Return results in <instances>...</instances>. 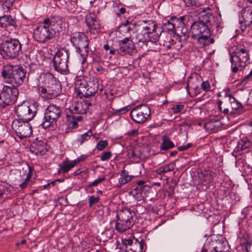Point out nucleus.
Wrapping results in <instances>:
<instances>
[{"mask_svg": "<svg viewBox=\"0 0 252 252\" xmlns=\"http://www.w3.org/2000/svg\"><path fill=\"white\" fill-rule=\"evenodd\" d=\"M184 108V105L183 104H177L173 106L171 108L172 112L174 114H177L181 112Z\"/></svg>", "mask_w": 252, "mask_h": 252, "instance_id": "58836bf2", "label": "nucleus"}, {"mask_svg": "<svg viewBox=\"0 0 252 252\" xmlns=\"http://www.w3.org/2000/svg\"><path fill=\"white\" fill-rule=\"evenodd\" d=\"M85 22L91 33L94 34L99 32L100 22L94 14L90 13L87 14L86 16Z\"/></svg>", "mask_w": 252, "mask_h": 252, "instance_id": "4be33fe9", "label": "nucleus"}, {"mask_svg": "<svg viewBox=\"0 0 252 252\" xmlns=\"http://www.w3.org/2000/svg\"><path fill=\"white\" fill-rule=\"evenodd\" d=\"M121 25H131L132 26H134L135 24H132V23H130L128 20H126V22L123 24H122Z\"/></svg>", "mask_w": 252, "mask_h": 252, "instance_id": "338daca9", "label": "nucleus"}, {"mask_svg": "<svg viewBox=\"0 0 252 252\" xmlns=\"http://www.w3.org/2000/svg\"><path fill=\"white\" fill-rule=\"evenodd\" d=\"M84 158H76L72 160H69L67 158L64 160L59 164L58 169V174H65L71 169L78 165Z\"/></svg>", "mask_w": 252, "mask_h": 252, "instance_id": "412c9836", "label": "nucleus"}, {"mask_svg": "<svg viewBox=\"0 0 252 252\" xmlns=\"http://www.w3.org/2000/svg\"><path fill=\"white\" fill-rule=\"evenodd\" d=\"M135 216V212L127 208H123L117 213V218L118 220H123L128 222H134Z\"/></svg>", "mask_w": 252, "mask_h": 252, "instance_id": "b1692460", "label": "nucleus"}, {"mask_svg": "<svg viewBox=\"0 0 252 252\" xmlns=\"http://www.w3.org/2000/svg\"><path fill=\"white\" fill-rule=\"evenodd\" d=\"M108 145V142L106 140H100L96 144L95 149L98 151H102Z\"/></svg>", "mask_w": 252, "mask_h": 252, "instance_id": "e433bc0d", "label": "nucleus"}, {"mask_svg": "<svg viewBox=\"0 0 252 252\" xmlns=\"http://www.w3.org/2000/svg\"><path fill=\"white\" fill-rule=\"evenodd\" d=\"M165 26H166L168 31H172L176 27V23L174 21L172 22L168 21L165 23Z\"/></svg>", "mask_w": 252, "mask_h": 252, "instance_id": "a19ab883", "label": "nucleus"}, {"mask_svg": "<svg viewBox=\"0 0 252 252\" xmlns=\"http://www.w3.org/2000/svg\"><path fill=\"white\" fill-rule=\"evenodd\" d=\"M215 174L209 170L201 171L198 173V184L206 185L213 181Z\"/></svg>", "mask_w": 252, "mask_h": 252, "instance_id": "393cba45", "label": "nucleus"}, {"mask_svg": "<svg viewBox=\"0 0 252 252\" xmlns=\"http://www.w3.org/2000/svg\"><path fill=\"white\" fill-rule=\"evenodd\" d=\"M150 115V108L147 105H137L130 112V118L137 124L145 122Z\"/></svg>", "mask_w": 252, "mask_h": 252, "instance_id": "f8f14e48", "label": "nucleus"}, {"mask_svg": "<svg viewBox=\"0 0 252 252\" xmlns=\"http://www.w3.org/2000/svg\"><path fill=\"white\" fill-rule=\"evenodd\" d=\"M201 87L205 92L209 91L211 90L210 84L208 81H203L201 84Z\"/></svg>", "mask_w": 252, "mask_h": 252, "instance_id": "ea45409f", "label": "nucleus"}, {"mask_svg": "<svg viewBox=\"0 0 252 252\" xmlns=\"http://www.w3.org/2000/svg\"><path fill=\"white\" fill-rule=\"evenodd\" d=\"M186 89L187 93L192 97L197 95L200 93V89L197 86L194 87H190L189 84H187L186 86Z\"/></svg>", "mask_w": 252, "mask_h": 252, "instance_id": "f704fd0d", "label": "nucleus"}, {"mask_svg": "<svg viewBox=\"0 0 252 252\" xmlns=\"http://www.w3.org/2000/svg\"><path fill=\"white\" fill-rule=\"evenodd\" d=\"M252 23V9L249 7L242 9L239 15V24L242 32Z\"/></svg>", "mask_w": 252, "mask_h": 252, "instance_id": "f3484780", "label": "nucleus"}, {"mask_svg": "<svg viewBox=\"0 0 252 252\" xmlns=\"http://www.w3.org/2000/svg\"><path fill=\"white\" fill-rule=\"evenodd\" d=\"M215 241L208 240L203 247L202 252H215Z\"/></svg>", "mask_w": 252, "mask_h": 252, "instance_id": "72a5a7b5", "label": "nucleus"}, {"mask_svg": "<svg viewBox=\"0 0 252 252\" xmlns=\"http://www.w3.org/2000/svg\"><path fill=\"white\" fill-rule=\"evenodd\" d=\"M111 156V153L109 151H107L104 152L100 158H110Z\"/></svg>", "mask_w": 252, "mask_h": 252, "instance_id": "13d9d810", "label": "nucleus"}, {"mask_svg": "<svg viewBox=\"0 0 252 252\" xmlns=\"http://www.w3.org/2000/svg\"><path fill=\"white\" fill-rule=\"evenodd\" d=\"M131 109V106L130 105H127L125 107H124L123 108H120L119 110V112L120 113H125L126 112H127Z\"/></svg>", "mask_w": 252, "mask_h": 252, "instance_id": "de8ad7c7", "label": "nucleus"}, {"mask_svg": "<svg viewBox=\"0 0 252 252\" xmlns=\"http://www.w3.org/2000/svg\"><path fill=\"white\" fill-rule=\"evenodd\" d=\"M247 103L249 105L252 106V90L250 93L249 96L247 100Z\"/></svg>", "mask_w": 252, "mask_h": 252, "instance_id": "6e6d98bb", "label": "nucleus"}, {"mask_svg": "<svg viewBox=\"0 0 252 252\" xmlns=\"http://www.w3.org/2000/svg\"><path fill=\"white\" fill-rule=\"evenodd\" d=\"M131 25H121L120 26V28L121 31L125 32H128L131 30Z\"/></svg>", "mask_w": 252, "mask_h": 252, "instance_id": "37998d69", "label": "nucleus"}, {"mask_svg": "<svg viewBox=\"0 0 252 252\" xmlns=\"http://www.w3.org/2000/svg\"><path fill=\"white\" fill-rule=\"evenodd\" d=\"M21 44L16 38L3 40L0 46V53L5 59H13L18 56L21 52Z\"/></svg>", "mask_w": 252, "mask_h": 252, "instance_id": "423d86ee", "label": "nucleus"}, {"mask_svg": "<svg viewBox=\"0 0 252 252\" xmlns=\"http://www.w3.org/2000/svg\"><path fill=\"white\" fill-rule=\"evenodd\" d=\"M92 135V131L91 129H90L86 132L79 135L76 139V141L80 144H82L85 141H88Z\"/></svg>", "mask_w": 252, "mask_h": 252, "instance_id": "473e14b6", "label": "nucleus"}, {"mask_svg": "<svg viewBox=\"0 0 252 252\" xmlns=\"http://www.w3.org/2000/svg\"><path fill=\"white\" fill-rule=\"evenodd\" d=\"M82 119L83 117L81 115H75L72 113L70 115H67L65 123L66 126L65 132H69L77 128L78 126V123L81 122Z\"/></svg>", "mask_w": 252, "mask_h": 252, "instance_id": "5701e85b", "label": "nucleus"}, {"mask_svg": "<svg viewBox=\"0 0 252 252\" xmlns=\"http://www.w3.org/2000/svg\"><path fill=\"white\" fill-rule=\"evenodd\" d=\"M230 61L233 73L240 71L247 65L250 59L249 51L246 48L237 47L235 50L230 51Z\"/></svg>", "mask_w": 252, "mask_h": 252, "instance_id": "20e7f679", "label": "nucleus"}, {"mask_svg": "<svg viewBox=\"0 0 252 252\" xmlns=\"http://www.w3.org/2000/svg\"><path fill=\"white\" fill-rule=\"evenodd\" d=\"M76 40L78 39L77 45H74L76 48V52L80 54L82 58L81 62L82 64L84 63L87 60L89 54V41L88 37L83 33H78L75 37Z\"/></svg>", "mask_w": 252, "mask_h": 252, "instance_id": "ddd939ff", "label": "nucleus"}, {"mask_svg": "<svg viewBox=\"0 0 252 252\" xmlns=\"http://www.w3.org/2000/svg\"><path fill=\"white\" fill-rule=\"evenodd\" d=\"M105 180V178L104 177H100L92 182L90 184V186H96Z\"/></svg>", "mask_w": 252, "mask_h": 252, "instance_id": "c03bdc74", "label": "nucleus"}, {"mask_svg": "<svg viewBox=\"0 0 252 252\" xmlns=\"http://www.w3.org/2000/svg\"><path fill=\"white\" fill-rule=\"evenodd\" d=\"M15 21L10 15H3L0 16V26L1 28L6 27L7 26H13Z\"/></svg>", "mask_w": 252, "mask_h": 252, "instance_id": "c85d7f7f", "label": "nucleus"}, {"mask_svg": "<svg viewBox=\"0 0 252 252\" xmlns=\"http://www.w3.org/2000/svg\"><path fill=\"white\" fill-rule=\"evenodd\" d=\"M32 171H33V168L32 167L29 166V172L27 174L26 178L25 179L26 180H30V179L32 176Z\"/></svg>", "mask_w": 252, "mask_h": 252, "instance_id": "8fccbe9b", "label": "nucleus"}, {"mask_svg": "<svg viewBox=\"0 0 252 252\" xmlns=\"http://www.w3.org/2000/svg\"><path fill=\"white\" fill-rule=\"evenodd\" d=\"M162 143L160 147L161 151L167 150L174 146L173 142L165 135L162 136Z\"/></svg>", "mask_w": 252, "mask_h": 252, "instance_id": "c756f323", "label": "nucleus"}, {"mask_svg": "<svg viewBox=\"0 0 252 252\" xmlns=\"http://www.w3.org/2000/svg\"><path fill=\"white\" fill-rule=\"evenodd\" d=\"M252 76V70L249 72V73L247 75L245 78L242 80V83L243 85H245L247 82L248 80L250 78V77Z\"/></svg>", "mask_w": 252, "mask_h": 252, "instance_id": "09e8293b", "label": "nucleus"}, {"mask_svg": "<svg viewBox=\"0 0 252 252\" xmlns=\"http://www.w3.org/2000/svg\"><path fill=\"white\" fill-rule=\"evenodd\" d=\"M186 6L198 7L201 5L199 0H183Z\"/></svg>", "mask_w": 252, "mask_h": 252, "instance_id": "c9c22d12", "label": "nucleus"}, {"mask_svg": "<svg viewBox=\"0 0 252 252\" xmlns=\"http://www.w3.org/2000/svg\"><path fill=\"white\" fill-rule=\"evenodd\" d=\"M222 103V101H221L220 100H218L217 102L218 109L221 112L222 111V107L221 106Z\"/></svg>", "mask_w": 252, "mask_h": 252, "instance_id": "e2e57ef3", "label": "nucleus"}, {"mask_svg": "<svg viewBox=\"0 0 252 252\" xmlns=\"http://www.w3.org/2000/svg\"><path fill=\"white\" fill-rule=\"evenodd\" d=\"M221 17L213 16L207 13L202 15L198 21L192 23L190 31L192 37L198 36L197 41L202 46H207L214 42L213 38H210L211 32L217 34L222 31Z\"/></svg>", "mask_w": 252, "mask_h": 252, "instance_id": "f257e3e1", "label": "nucleus"}, {"mask_svg": "<svg viewBox=\"0 0 252 252\" xmlns=\"http://www.w3.org/2000/svg\"><path fill=\"white\" fill-rule=\"evenodd\" d=\"M177 154V151H174L170 152L169 156L170 157H174V156H176Z\"/></svg>", "mask_w": 252, "mask_h": 252, "instance_id": "774afa93", "label": "nucleus"}, {"mask_svg": "<svg viewBox=\"0 0 252 252\" xmlns=\"http://www.w3.org/2000/svg\"><path fill=\"white\" fill-rule=\"evenodd\" d=\"M126 12V9L124 7H121L119 9V12H117L118 15H120L121 14H124Z\"/></svg>", "mask_w": 252, "mask_h": 252, "instance_id": "680f3d73", "label": "nucleus"}, {"mask_svg": "<svg viewBox=\"0 0 252 252\" xmlns=\"http://www.w3.org/2000/svg\"><path fill=\"white\" fill-rule=\"evenodd\" d=\"M185 18V17L184 16H181L179 18H177L176 17H175V19L176 20V21H184Z\"/></svg>", "mask_w": 252, "mask_h": 252, "instance_id": "69168bd1", "label": "nucleus"}, {"mask_svg": "<svg viewBox=\"0 0 252 252\" xmlns=\"http://www.w3.org/2000/svg\"><path fill=\"white\" fill-rule=\"evenodd\" d=\"M10 5L11 4L7 5V2L6 1L4 3H3L2 5V9L4 11H8L10 9Z\"/></svg>", "mask_w": 252, "mask_h": 252, "instance_id": "5fc2aeb1", "label": "nucleus"}, {"mask_svg": "<svg viewBox=\"0 0 252 252\" xmlns=\"http://www.w3.org/2000/svg\"><path fill=\"white\" fill-rule=\"evenodd\" d=\"M138 133V130L137 129H133L130 131H128L127 134L129 136L134 135Z\"/></svg>", "mask_w": 252, "mask_h": 252, "instance_id": "052dcab7", "label": "nucleus"}, {"mask_svg": "<svg viewBox=\"0 0 252 252\" xmlns=\"http://www.w3.org/2000/svg\"><path fill=\"white\" fill-rule=\"evenodd\" d=\"M192 146V144L191 143H188L185 145L180 146L178 147V150L180 151L186 150L190 148Z\"/></svg>", "mask_w": 252, "mask_h": 252, "instance_id": "49530a36", "label": "nucleus"}, {"mask_svg": "<svg viewBox=\"0 0 252 252\" xmlns=\"http://www.w3.org/2000/svg\"><path fill=\"white\" fill-rule=\"evenodd\" d=\"M18 91L15 88L4 86L0 94V111L5 112L6 107L14 103L17 100Z\"/></svg>", "mask_w": 252, "mask_h": 252, "instance_id": "6e6552de", "label": "nucleus"}, {"mask_svg": "<svg viewBox=\"0 0 252 252\" xmlns=\"http://www.w3.org/2000/svg\"><path fill=\"white\" fill-rule=\"evenodd\" d=\"M224 98L228 100L232 110L237 111L239 113H241L244 111L242 104L233 96L225 94Z\"/></svg>", "mask_w": 252, "mask_h": 252, "instance_id": "bb28decb", "label": "nucleus"}, {"mask_svg": "<svg viewBox=\"0 0 252 252\" xmlns=\"http://www.w3.org/2000/svg\"><path fill=\"white\" fill-rule=\"evenodd\" d=\"M31 153L36 156L44 155L47 152V145L44 141L36 138L31 145Z\"/></svg>", "mask_w": 252, "mask_h": 252, "instance_id": "aec40b11", "label": "nucleus"}, {"mask_svg": "<svg viewBox=\"0 0 252 252\" xmlns=\"http://www.w3.org/2000/svg\"><path fill=\"white\" fill-rule=\"evenodd\" d=\"M172 21H174L176 23V26L177 25L178 28H183L185 26V23L184 21H176L175 18L172 19Z\"/></svg>", "mask_w": 252, "mask_h": 252, "instance_id": "3c124183", "label": "nucleus"}, {"mask_svg": "<svg viewBox=\"0 0 252 252\" xmlns=\"http://www.w3.org/2000/svg\"><path fill=\"white\" fill-rule=\"evenodd\" d=\"M246 249L247 252H252V244L249 243H247Z\"/></svg>", "mask_w": 252, "mask_h": 252, "instance_id": "bf43d9fd", "label": "nucleus"}, {"mask_svg": "<svg viewBox=\"0 0 252 252\" xmlns=\"http://www.w3.org/2000/svg\"><path fill=\"white\" fill-rule=\"evenodd\" d=\"M102 90V86L100 85L98 81L95 83L94 80L93 82L90 81L88 83L81 82L78 87V93L86 97L93 95L98 91L101 92Z\"/></svg>", "mask_w": 252, "mask_h": 252, "instance_id": "4468645a", "label": "nucleus"}, {"mask_svg": "<svg viewBox=\"0 0 252 252\" xmlns=\"http://www.w3.org/2000/svg\"><path fill=\"white\" fill-rule=\"evenodd\" d=\"M134 224V222H128L123 220H118L117 219V221L115 224V229L118 232L123 233L130 229Z\"/></svg>", "mask_w": 252, "mask_h": 252, "instance_id": "cd10ccee", "label": "nucleus"}, {"mask_svg": "<svg viewBox=\"0 0 252 252\" xmlns=\"http://www.w3.org/2000/svg\"><path fill=\"white\" fill-rule=\"evenodd\" d=\"M82 173V171L81 169H78V170L75 171L73 173V175L74 176H77V175H80V174H81Z\"/></svg>", "mask_w": 252, "mask_h": 252, "instance_id": "0e129e2a", "label": "nucleus"}, {"mask_svg": "<svg viewBox=\"0 0 252 252\" xmlns=\"http://www.w3.org/2000/svg\"><path fill=\"white\" fill-rule=\"evenodd\" d=\"M156 172V173H157L158 174H160V175H161L163 173H166L163 166L160 167V168L157 169Z\"/></svg>", "mask_w": 252, "mask_h": 252, "instance_id": "4d7b16f0", "label": "nucleus"}, {"mask_svg": "<svg viewBox=\"0 0 252 252\" xmlns=\"http://www.w3.org/2000/svg\"><path fill=\"white\" fill-rule=\"evenodd\" d=\"M134 49V44L130 39L129 37H126L119 41V48L117 52L122 56L130 54L132 50Z\"/></svg>", "mask_w": 252, "mask_h": 252, "instance_id": "6ab92c4d", "label": "nucleus"}, {"mask_svg": "<svg viewBox=\"0 0 252 252\" xmlns=\"http://www.w3.org/2000/svg\"><path fill=\"white\" fill-rule=\"evenodd\" d=\"M227 242L215 241V252H226L228 250Z\"/></svg>", "mask_w": 252, "mask_h": 252, "instance_id": "2f4dec72", "label": "nucleus"}, {"mask_svg": "<svg viewBox=\"0 0 252 252\" xmlns=\"http://www.w3.org/2000/svg\"><path fill=\"white\" fill-rule=\"evenodd\" d=\"M240 144H241V148L242 150L250 148L252 145V142L247 138L243 139Z\"/></svg>", "mask_w": 252, "mask_h": 252, "instance_id": "4c0bfd02", "label": "nucleus"}, {"mask_svg": "<svg viewBox=\"0 0 252 252\" xmlns=\"http://www.w3.org/2000/svg\"><path fill=\"white\" fill-rule=\"evenodd\" d=\"M63 23L62 17L59 15L51 16L45 18L34 29L33 38L42 43L48 42L62 32Z\"/></svg>", "mask_w": 252, "mask_h": 252, "instance_id": "f03ea898", "label": "nucleus"}, {"mask_svg": "<svg viewBox=\"0 0 252 252\" xmlns=\"http://www.w3.org/2000/svg\"><path fill=\"white\" fill-rule=\"evenodd\" d=\"M140 26L141 30L140 33L138 34L139 41L143 43L148 41L155 42L158 40L161 31L155 22L143 21Z\"/></svg>", "mask_w": 252, "mask_h": 252, "instance_id": "39448f33", "label": "nucleus"}, {"mask_svg": "<svg viewBox=\"0 0 252 252\" xmlns=\"http://www.w3.org/2000/svg\"><path fill=\"white\" fill-rule=\"evenodd\" d=\"M61 91L60 85L47 87H38V93L44 99H52L56 97Z\"/></svg>", "mask_w": 252, "mask_h": 252, "instance_id": "dca6fc26", "label": "nucleus"}, {"mask_svg": "<svg viewBox=\"0 0 252 252\" xmlns=\"http://www.w3.org/2000/svg\"><path fill=\"white\" fill-rule=\"evenodd\" d=\"M40 79L41 80V83L43 86H40L39 87H47L55 85H60L59 82H57L53 75L49 73L42 74L40 77Z\"/></svg>", "mask_w": 252, "mask_h": 252, "instance_id": "a878e982", "label": "nucleus"}, {"mask_svg": "<svg viewBox=\"0 0 252 252\" xmlns=\"http://www.w3.org/2000/svg\"><path fill=\"white\" fill-rule=\"evenodd\" d=\"M133 176L128 175V172L123 170L120 174V177L119 179V183L120 186L126 184L132 180Z\"/></svg>", "mask_w": 252, "mask_h": 252, "instance_id": "7c9ffc66", "label": "nucleus"}, {"mask_svg": "<svg viewBox=\"0 0 252 252\" xmlns=\"http://www.w3.org/2000/svg\"><path fill=\"white\" fill-rule=\"evenodd\" d=\"M62 114L61 108L55 104H50L45 110L43 121L41 126L44 128L53 126Z\"/></svg>", "mask_w": 252, "mask_h": 252, "instance_id": "1a4fd4ad", "label": "nucleus"}, {"mask_svg": "<svg viewBox=\"0 0 252 252\" xmlns=\"http://www.w3.org/2000/svg\"><path fill=\"white\" fill-rule=\"evenodd\" d=\"M142 245L133 238H122V244L120 248V252H141Z\"/></svg>", "mask_w": 252, "mask_h": 252, "instance_id": "2eb2a0df", "label": "nucleus"}, {"mask_svg": "<svg viewBox=\"0 0 252 252\" xmlns=\"http://www.w3.org/2000/svg\"><path fill=\"white\" fill-rule=\"evenodd\" d=\"M91 105V103L87 100L75 101L70 106V111L75 115L86 114Z\"/></svg>", "mask_w": 252, "mask_h": 252, "instance_id": "a211bd4d", "label": "nucleus"}, {"mask_svg": "<svg viewBox=\"0 0 252 252\" xmlns=\"http://www.w3.org/2000/svg\"><path fill=\"white\" fill-rule=\"evenodd\" d=\"M1 74L5 83L15 87L22 85L26 78V71L22 66L9 64L2 67Z\"/></svg>", "mask_w": 252, "mask_h": 252, "instance_id": "7ed1b4c3", "label": "nucleus"}, {"mask_svg": "<svg viewBox=\"0 0 252 252\" xmlns=\"http://www.w3.org/2000/svg\"><path fill=\"white\" fill-rule=\"evenodd\" d=\"M38 107V103L36 102L30 103L28 101H23L18 104L15 112L19 119L29 121L36 115Z\"/></svg>", "mask_w": 252, "mask_h": 252, "instance_id": "0eeeda50", "label": "nucleus"}, {"mask_svg": "<svg viewBox=\"0 0 252 252\" xmlns=\"http://www.w3.org/2000/svg\"><path fill=\"white\" fill-rule=\"evenodd\" d=\"M99 200V198L98 196L94 195L91 196L89 198V206H92L94 204L97 203Z\"/></svg>", "mask_w": 252, "mask_h": 252, "instance_id": "79ce46f5", "label": "nucleus"}, {"mask_svg": "<svg viewBox=\"0 0 252 252\" xmlns=\"http://www.w3.org/2000/svg\"><path fill=\"white\" fill-rule=\"evenodd\" d=\"M29 182H30V181L26 180V179H25L24 182H23V183H22L21 184H20L19 185V187L21 189H24L26 188L28 186V184L29 183Z\"/></svg>", "mask_w": 252, "mask_h": 252, "instance_id": "864d4df0", "label": "nucleus"}, {"mask_svg": "<svg viewBox=\"0 0 252 252\" xmlns=\"http://www.w3.org/2000/svg\"><path fill=\"white\" fill-rule=\"evenodd\" d=\"M145 184V182L142 180H140L137 182V184L138 185V187L136 188V189L139 190V191H142V188H144L145 186L143 185Z\"/></svg>", "mask_w": 252, "mask_h": 252, "instance_id": "603ef678", "label": "nucleus"}, {"mask_svg": "<svg viewBox=\"0 0 252 252\" xmlns=\"http://www.w3.org/2000/svg\"><path fill=\"white\" fill-rule=\"evenodd\" d=\"M28 122L15 119L12 123V128L20 139L29 137L32 134V127Z\"/></svg>", "mask_w": 252, "mask_h": 252, "instance_id": "9b49d317", "label": "nucleus"}, {"mask_svg": "<svg viewBox=\"0 0 252 252\" xmlns=\"http://www.w3.org/2000/svg\"><path fill=\"white\" fill-rule=\"evenodd\" d=\"M69 56L68 51L65 49H62L57 51L53 61L55 70L64 74L68 72L67 63Z\"/></svg>", "mask_w": 252, "mask_h": 252, "instance_id": "9d476101", "label": "nucleus"}, {"mask_svg": "<svg viewBox=\"0 0 252 252\" xmlns=\"http://www.w3.org/2000/svg\"><path fill=\"white\" fill-rule=\"evenodd\" d=\"M165 172L172 171L174 169L175 164L173 163L163 166Z\"/></svg>", "mask_w": 252, "mask_h": 252, "instance_id": "a18cd8bd", "label": "nucleus"}]
</instances>
